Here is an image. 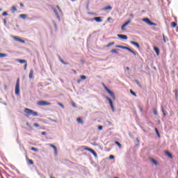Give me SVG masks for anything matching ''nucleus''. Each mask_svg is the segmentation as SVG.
Returning <instances> with one entry per match:
<instances>
[{"instance_id": "obj_1", "label": "nucleus", "mask_w": 178, "mask_h": 178, "mask_svg": "<svg viewBox=\"0 0 178 178\" xmlns=\"http://www.w3.org/2000/svg\"><path fill=\"white\" fill-rule=\"evenodd\" d=\"M24 111L26 114V116H31V115H32V116H38V112H35L29 108H25Z\"/></svg>"}, {"instance_id": "obj_2", "label": "nucleus", "mask_w": 178, "mask_h": 178, "mask_svg": "<svg viewBox=\"0 0 178 178\" xmlns=\"http://www.w3.org/2000/svg\"><path fill=\"white\" fill-rule=\"evenodd\" d=\"M103 88H104L105 90L111 95V97L113 99H115V95L113 92H112L106 86L104 83H103Z\"/></svg>"}, {"instance_id": "obj_3", "label": "nucleus", "mask_w": 178, "mask_h": 178, "mask_svg": "<svg viewBox=\"0 0 178 178\" xmlns=\"http://www.w3.org/2000/svg\"><path fill=\"white\" fill-rule=\"evenodd\" d=\"M115 47L117 48H120L122 49H126L129 51H130L131 53H132L134 55H136V53H135V51H134V50H132L131 48L128 47H125V46H122V45H116Z\"/></svg>"}, {"instance_id": "obj_4", "label": "nucleus", "mask_w": 178, "mask_h": 178, "mask_svg": "<svg viewBox=\"0 0 178 178\" xmlns=\"http://www.w3.org/2000/svg\"><path fill=\"white\" fill-rule=\"evenodd\" d=\"M19 79L18 78V79H17V83L15 86V94L17 95H19V92H20V83H19Z\"/></svg>"}, {"instance_id": "obj_5", "label": "nucleus", "mask_w": 178, "mask_h": 178, "mask_svg": "<svg viewBox=\"0 0 178 178\" xmlns=\"http://www.w3.org/2000/svg\"><path fill=\"white\" fill-rule=\"evenodd\" d=\"M143 21L146 22V24H147L149 26H157V24L151 22L148 18H143Z\"/></svg>"}, {"instance_id": "obj_6", "label": "nucleus", "mask_w": 178, "mask_h": 178, "mask_svg": "<svg viewBox=\"0 0 178 178\" xmlns=\"http://www.w3.org/2000/svg\"><path fill=\"white\" fill-rule=\"evenodd\" d=\"M37 104L38 106H50L51 104L50 102H45V101H40V102H38Z\"/></svg>"}, {"instance_id": "obj_7", "label": "nucleus", "mask_w": 178, "mask_h": 178, "mask_svg": "<svg viewBox=\"0 0 178 178\" xmlns=\"http://www.w3.org/2000/svg\"><path fill=\"white\" fill-rule=\"evenodd\" d=\"M13 39H14V40L19 42L20 43H22V44L25 43V40L21 39L20 38H19L17 36H13Z\"/></svg>"}, {"instance_id": "obj_8", "label": "nucleus", "mask_w": 178, "mask_h": 178, "mask_svg": "<svg viewBox=\"0 0 178 178\" xmlns=\"http://www.w3.org/2000/svg\"><path fill=\"white\" fill-rule=\"evenodd\" d=\"M26 161L28 165H33L34 161L32 159H30L28 156H26Z\"/></svg>"}, {"instance_id": "obj_9", "label": "nucleus", "mask_w": 178, "mask_h": 178, "mask_svg": "<svg viewBox=\"0 0 178 178\" xmlns=\"http://www.w3.org/2000/svg\"><path fill=\"white\" fill-rule=\"evenodd\" d=\"M106 99L108 101L110 106L112 108V111H114L115 108H114V106H113L112 99H111V97H106Z\"/></svg>"}, {"instance_id": "obj_10", "label": "nucleus", "mask_w": 178, "mask_h": 178, "mask_svg": "<svg viewBox=\"0 0 178 178\" xmlns=\"http://www.w3.org/2000/svg\"><path fill=\"white\" fill-rule=\"evenodd\" d=\"M153 49L155 51L156 56H159L160 55V49L158 47L154 46Z\"/></svg>"}, {"instance_id": "obj_11", "label": "nucleus", "mask_w": 178, "mask_h": 178, "mask_svg": "<svg viewBox=\"0 0 178 178\" xmlns=\"http://www.w3.org/2000/svg\"><path fill=\"white\" fill-rule=\"evenodd\" d=\"M130 22L131 20L129 19L121 26V29L122 30V31H124L126 30V26H127Z\"/></svg>"}, {"instance_id": "obj_12", "label": "nucleus", "mask_w": 178, "mask_h": 178, "mask_svg": "<svg viewBox=\"0 0 178 178\" xmlns=\"http://www.w3.org/2000/svg\"><path fill=\"white\" fill-rule=\"evenodd\" d=\"M113 9V7L111 6H107L104 8H102V10L103 11H107V10H111Z\"/></svg>"}, {"instance_id": "obj_13", "label": "nucleus", "mask_w": 178, "mask_h": 178, "mask_svg": "<svg viewBox=\"0 0 178 178\" xmlns=\"http://www.w3.org/2000/svg\"><path fill=\"white\" fill-rule=\"evenodd\" d=\"M118 37L121 39V40H127V36L126 35H121V34H118Z\"/></svg>"}, {"instance_id": "obj_14", "label": "nucleus", "mask_w": 178, "mask_h": 178, "mask_svg": "<svg viewBox=\"0 0 178 178\" xmlns=\"http://www.w3.org/2000/svg\"><path fill=\"white\" fill-rule=\"evenodd\" d=\"M84 149L85 150H88V151L90 152L92 154H93L95 156H97V153L95 152V150H93V149H90L89 147H86L84 148Z\"/></svg>"}, {"instance_id": "obj_15", "label": "nucleus", "mask_w": 178, "mask_h": 178, "mask_svg": "<svg viewBox=\"0 0 178 178\" xmlns=\"http://www.w3.org/2000/svg\"><path fill=\"white\" fill-rule=\"evenodd\" d=\"M130 43L134 46H136L138 49H140V44L135 41H131Z\"/></svg>"}, {"instance_id": "obj_16", "label": "nucleus", "mask_w": 178, "mask_h": 178, "mask_svg": "<svg viewBox=\"0 0 178 178\" xmlns=\"http://www.w3.org/2000/svg\"><path fill=\"white\" fill-rule=\"evenodd\" d=\"M34 71L33 69L30 70L29 72V79H32L33 78Z\"/></svg>"}, {"instance_id": "obj_17", "label": "nucleus", "mask_w": 178, "mask_h": 178, "mask_svg": "<svg viewBox=\"0 0 178 178\" xmlns=\"http://www.w3.org/2000/svg\"><path fill=\"white\" fill-rule=\"evenodd\" d=\"M93 19L95 20L97 22H102V17H95Z\"/></svg>"}, {"instance_id": "obj_18", "label": "nucleus", "mask_w": 178, "mask_h": 178, "mask_svg": "<svg viewBox=\"0 0 178 178\" xmlns=\"http://www.w3.org/2000/svg\"><path fill=\"white\" fill-rule=\"evenodd\" d=\"M76 121L79 124H83L84 123V122L83 121V119L80 118H78L76 119Z\"/></svg>"}, {"instance_id": "obj_19", "label": "nucleus", "mask_w": 178, "mask_h": 178, "mask_svg": "<svg viewBox=\"0 0 178 178\" xmlns=\"http://www.w3.org/2000/svg\"><path fill=\"white\" fill-rule=\"evenodd\" d=\"M111 54H118V49H113L111 50Z\"/></svg>"}, {"instance_id": "obj_20", "label": "nucleus", "mask_w": 178, "mask_h": 178, "mask_svg": "<svg viewBox=\"0 0 178 178\" xmlns=\"http://www.w3.org/2000/svg\"><path fill=\"white\" fill-rule=\"evenodd\" d=\"M115 44V42H108L106 45V47H110L113 45Z\"/></svg>"}, {"instance_id": "obj_21", "label": "nucleus", "mask_w": 178, "mask_h": 178, "mask_svg": "<svg viewBox=\"0 0 178 178\" xmlns=\"http://www.w3.org/2000/svg\"><path fill=\"white\" fill-rule=\"evenodd\" d=\"M154 130H155V131H156V134L157 136H158L159 138H160V137H161V134H160V133H159L158 129H157V128H155Z\"/></svg>"}, {"instance_id": "obj_22", "label": "nucleus", "mask_w": 178, "mask_h": 178, "mask_svg": "<svg viewBox=\"0 0 178 178\" xmlns=\"http://www.w3.org/2000/svg\"><path fill=\"white\" fill-rule=\"evenodd\" d=\"M151 161L154 165H158V162L156 160H154V159H151Z\"/></svg>"}, {"instance_id": "obj_23", "label": "nucleus", "mask_w": 178, "mask_h": 178, "mask_svg": "<svg viewBox=\"0 0 178 178\" xmlns=\"http://www.w3.org/2000/svg\"><path fill=\"white\" fill-rule=\"evenodd\" d=\"M177 23L174 22L171 23L172 28H175L177 26Z\"/></svg>"}, {"instance_id": "obj_24", "label": "nucleus", "mask_w": 178, "mask_h": 178, "mask_svg": "<svg viewBox=\"0 0 178 178\" xmlns=\"http://www.w3.org/2000/svg\"><path fill=\"white\" fill-rule=\"evenodd\" d=\"M19 17L22 18V19H26L27 17V15H24V14H22V15H20Z\"/></svg>"}, {"instance_id": "obj_25", "label": "nucleus", "mask_w": 178, "mask_h": 178, "mask_svg": "<svg viewBox=\"0 0 178 178\" xmlns=\"http://www.w3.org/2000/svg\"><path fill=\"white\" fill-rule=\"evenodd\" d=\"M7 54H4V53H0V58H3V57H6Z\"/></svg>"}, {"instance_id": "obj_26", "label": "nucleus", "mask_w": 178, "mask_h": 178, "mask_svg": "<svg viewBox=\"0 0 178 178\" xmlns=\"http://www.w3.org/2000/svg\"><path fill=\"white\" fill-rule=\"evenodd\" d=\"M115 144L117 145L119 148H122V144H120L119 142L115 141Z\"/></svg>"}, {"instance_id": "obj_27", "label": "nucleus", "mask_w": 178, "mask_h": 178, "mask_svg": "<svg viewBox=\"0 0 178 178\" xmlns=\"http://www.w3.org/2000/svg\"><path fill=\"white\" fill-rule=\"evenodd\" d=\"M49 145L50 147H53L54 149L55 152H57V147L55 145H51V144H49Z\"/></svg>"}, {"instance_id": "obj_28", "label": "nucleus", "mask_w": 178, "mask_h": 178, "mask_svg": "<svg viewBox=\"0 0 178 178\" xmlns=\"http://www.w3.org/2000/svg\"><path fill=\"white\" fill-rule=\"evenodd\" d=\"M165 154H166V155L168 156V157H170V158H172V154L169 152H165Z\"/></svg>"}, {"instance_id": "obj_29", "label": "nucleus", "mask_w": 178, "mask_h": 178, "mask_svg": "<svg viewBox=\"0 0 178 178\" xmlns=\"http://www.w3.org/2000/svg\"><path fill=\"white\" fill-rule=\"evenodd\" d=\"M11 10L13 13H15L17 10L16 6H12Z\"/></svg>"}, {"instance_id": "obj_30", "label": "nucleus", "mask_w": 178, "mask_h": 178, "mask_svg": "<svg viewBox=\"0 0 178 178\" xmlns=\"http://www.w3.org/2000/svg\"><path fill=\"white\" fill-rule=\"evenodd\" d=\"M174 92H175V98L177 99L178 98V90L176 89Z\"/></svg>"}, {"instance_id": "obj_31", "label": "nucleus", "mask_w": 178, "mask_h": 178, "mask_svg": "<svg viewBox=\"0 0 178 178\" xmlns=\"http://www.w3.org/2000/svg\"><path fill=\"white\" fill-rule=\"evenodd\" d=\"M161 111L163 113V116H166L168 114H166V113H165V110L163 107H161Z\"/></svg>"}, {"instance_id": "obj_32", "label": "nucleus", "mask_w": 178, "mask_h": 178, "mask_svg": "<svg viewBox=\"0 0 178 178\" xmlns=\"http://www.w3.org/2000/svg\"><path fill=\"white\" fill-rule=\"evenodd\" d=\"M81 79L82 81H85L86 79V76L85 75H81Z\"/></svg>"}, {"instance_id": "obj_33", "label": "nucleus", "mask_w": 178, "mask_h": 178, "mask_svg": "<svg viewBox=\"0 0 178 178\" xmlns=\"http://www.w3.org/2000/svg\"><path fill=\"white\" fill-rule=\"evenodd\" d=\"M153 113H154V115H158V111H157V109L154 108V109H153Z\"/></svg>"}, {"instance_id": "obj_34", "label": "nucleus", "mask_w": 178, "mask_h": 178, "mask_svg": "<svg viewBox=\"0 0 178 178\" xmlns=\"http://www.w3.org/2000/svg\"><path fill=\"white\" fill-rule=\"evenodd\" d=\"M54 11L56 15L57 16V17H58V19H60V16H59V15L58 14V12L56 11V10L55 8H54Z\"/></svg>"}, {"instance_id": "obj_35", "label": "nucleus", "mask_w": 178, "mask_h": 178, "mask_svg": "<svg viewBox=\"0 0 178 178\" xmlns=\"http://www.w3.org/2000/svg\"><path fill=\"white\" fill-rule=\"evenodd\" d=\"M130 92H131V94L133 95L134 96L137 97L136 93L135 92H134L132 90H130Z\"/></svg>"}, {"instance_id": "obj_36", "label": "nucleus", "mask_w": 178, "mask_h": 178, "mask_svg": "<svg viewBox=\"0 0 178 178\" xmlns=\"http://www.w3.org/2000/svg\"><path fill=\"white\" fill-rule=\"evenodd\" d=\"M18 62H19V63H21V64L26 63V60H18Z\"/></svg>"}, {"instance_id": "obj_37", "label": "nucleus", "mask_w": 178, "mask_h": 178, "mask_svg": "<svg viewBox=\"0 0 178 178\" xmlns=\"http://www.w3.org/2000/svg\"><path fill=\"white\" fill-rule=\"evenodd\" d=\"M60 62H61L63 64L68 65V63H67L64 62V60H63V59H61V58H60Z\"/></svg>"}, {"instance_id": "obj_38", "label": "nucleus", "mask_w": 178, "mask_h": 178, "mask_svg": "<svg viewBox=\"0 0 178 178\" xmlns=\"http://www.w3.org/2000/svg\"><path fill=\"white\" fill-rule=\"evenodd\" d=\"M33 127L38 128V127H40V124L38 123H35V124H33Z\"/></svg>"}, {"instance_id": "obj_39", "label": "nucleus", "mask_w": 178, "mask_h": 178, "mask_svg": "<svg viewBox=\"0 0 178 178\" xmlns=\"http://www.w3.org/2000/svg\"><path fill=\"white\" fill-rule=\"evenodd\" d=\"M136 83H137V85L140 87V88H142V86L140 84V83L138 81H136Z\"/></svg>"}, {"instance_id": "obj_40", "label": "nucleus", "mask_w": 178, "mask_h": 178, "mask_svg": "<svg viewBox=\"0 0 178 178\" xmlns=\"http://www.w3.org/2000/svg\"><path fill=\"white\" fill-rule=\"evenodd\" d=\"M26 126L27 127L30 128V129H33L32 126L30 125V124L29 122H26Z\"/></svg>"}, {"instance_id": "obj_41", "label": "nucleus", "mask_w": 178, "mask_h": 178, "mask_svg": "<svg viewBox=\"0 0 178 178\" xmlns=\"http://www.w3.org/2000/svg\"><path fill=\"white\" fill-rule=\"evenodd\" d=\"M31 149L34 151V152H38V149L37 148H35V147H31Z\"/></svg>"}, {"instance_id": "obj_42", "label": "nucleus", "mask_w": 178, "mask_h": 178, "mask_svg": "<svg viewBox=\"0 0 178 178\" xmlns=\"http://www.w3.org/2000/svg\"><path fill=\"white\" fill-rule=\"evenodd\" d=\"M58 106H61V108H65V106L61 103H58Z\"/></svg>"}, {"instance_id": "obj_43", "label": "nucleus", "mask_w": 178, "mask_h": 178, "mask_svg": "<svg viewBox=\"0 0 178 178\" xmlns=\"http://www.w3.org/2000/svg\"><path fill=\"white\" fill-rule=\"evenodd\" d=\"M115 156L113 155H110L109 156V159H114Z\"/></svg>"}, {"instance_id": "obj_44", "label": "nucleus", "mask_w": 178, "mask_h": 178, "mask_svg": "<svg viewBox=\"0 0 178 178\" xmlns=\"http://www.w3.org/2000/svg\"><path fill=\"white\" fill-rule=\"evenodd\" d=\"M19 6H20L21 8H24V5L23 3H19Z\"/></svg>"}, {"instance_id": "obj_45", "label": "nucleus", "mask_w": 178, "mask_h": 178, "mask_svg": "<svg viewBox=\"0 0 178 178\" xmlns=\"http://www.w3.org/2000/svg\"><path fill=\"white\" fill-rule=\"evenodd\" d=\"M2 15L3 16H7L8 13L6 11H4V13H3V14H2Z\"/></svg>"}, {"instance_id": "obj_46", "label": "nucleus", "mask_w": 178, "mask_h": 178, "mask_svg": "<svg viewBox=\"0 0 178 178\" xmlns=\"http://www.w3.org/2000/svg\"><path fill=\"white\" fill-rule=\"evenodd\" d=\"M27 63H26L24 66V70H26L27 69Z\"/></svg>"}, {"instance_id": "obj_47", "label": "nucleus", "mask_w": 178, "mask_h": 178, "mask_svg": "<svg viewBox=\"0 0 178 178\" xmlns=\"http://www.w3.org/2000/svg\"><path fill=\"white\" fill-rule=\"evenodd\" d=\"M98 129H99V130L102 131L103 129V127L102 126H99Z\"/></svg>"}, {"instance_id": "obj_48", "label": "nucleus", "mask_w": 178, "mask_h": 178, "mask_svg": "<svg viewBox=\"0 0 178 178\" xmlns=\"http://www.w3.org/2000/svg\"><path fill=\"white\" fill-rule=\"evenodd\" d=\"M163 38L164 42L166 43V39L165 38V35H163Z\"/></svg>"}, {"instance_id": "obj_49", "label": "nucleus", "mask_w": 178, "mask_h": 178, "mask_svg": "<svg viewBox=\"0 0 178 178\" xmlns=\"http://www.w3.org/2000/svg\"><path fill=\"white\" fill-rule=\"evenodd\" d=\"M111 20H113V18L108 17V18L107 19V21H108V22H110Z\"/></svg>"}, {"instance_id": "obj_50", "label": "nucleus", "mask_w": 178, "mask_h": 178, "mask_svg": "<svg viewBox=\"0 0 178 178\" xmlns=\"http://www.w3.org/2000/svg\"><path fill=\"white\" fill-rule=\"evenodd\" d=\"M72 105L73 107L76 108V105L74 103H72Z\"/></svg>"}, {"instance_id": "obj_51", "label": "nucleus", "mask_w": 178, "mask_h": 178, "mask_svg": "<svg viewBox=\"0 0 178 178\" xmlns=\"http://www.w3.org/2000/svg\"><path fill=\"white\" fill-rule=\"evenodd\" d=\"M57 8H58V10H59L60 12H62V10H60V8L59 7V6H57Z\"/></svg>"}, {"instance_id": "obj_52", "label": "nucleus", "mask_w": 178, "mask_h": 178, "mask_svg": "<svg viewBox=\"0 0 178 178\" xmlns=\"http://www.w3.org/2000/svg\"><path fill=\"white\" fill-rule=\"evenodd\" d=\"M41 134L43 135V136H45V135H46V132H45V131H42V132L41 133Z\"/></svg>"}, {"instance_id": "obj_53", "label": "nucleus", "mask_w": 178, "mask_h": 178, "mask_svg": "<svg viewBox=\"0 0 178 178\" xmlns=\"http://www.w3.org/2000/svg\"><path fill=\"white\" fill-rule=\"evenodd\" d=\"M72 71L74 72V74H76L77 72L75 70H73Z\"/></svg>"}, {"instance_id": "obj_54", "label": "nucleus", "mask_w": 178, "mask_h": 178, "mask_svg": "<svg viewBox=\"0 0 178 178\" xmlns=\"http://www.w3.org/2000/svg\"><path fill=\"white\" fill-rule=\"evenodd\" d=\"M77 83H81V80H80V79L77 80Z\"/></svg>"}, {"instance_id": "obj_55", "label": "nucleus", "mask_w": 178, "mask_h": 178, "mask_svg": "<svg viewBox=\"0 0 178 178\" xmlns=\"http://www.w3.org/2000/svg\"><path fill=\"white\" fill-rule=\"evenodd\" d=\"M4 88H5V90H7V88H8L7 85H5V86H4Z\"/></svg>"}, {"instance_id": "obj_56", "label": "nucleus", "mask_w": 178, "mask_h": 178, "mask_svg": "<svg viewBox=\"0 0 178 178\" xmlns=\"http://www.w3.org/2000/svg\"><path fill=\"white\" fill-rule=\"evenodd\" d=\"M4 24H6L7 22L6 19H3Z\"/></svg>"}, {"instance_id": "obj_57", "label": "nucleus", "mask_w": 178, "mask_h": 178, "mask_svg": "<svg viewBox=\"0 0 178 178\" xmlns=\"http://www.w3.org/2000/svg\"><path fill=\"white\" fill-rule=\"evenodd\" d=\"M129 16H130L131 17H134V15H133V14H131Z\"/></svg>"}, {"instance_id": "obj_58", "label": "nucleus", "mask_w": 178, "mask_h": 178, "mask_svg": "<svg viewBox=\"0 0 178 178\" xmlns=\"http://www.w3.org/2000/svg\"><path fill=\"white\" fill-rule=\"evenodd\" d=\"M140 111L143 112V108H140Z\"/></svg>"}, {"instance_id": "obj_59", "label": "nucleus", "mask_w": 178, "mask_h": 178, "mask_svg": "<svg viewBox=\"0 0 178 178\" xmlns=\"http://www.w3.org/2000/svg\"><path fill=\"white\" fill-rule=\"evenodd\" d=\"M127 70H129V68L127 67Z\"/></svg>"}, {"instance_id": "obj_60", "label": "nucleus", "mask_w": 178, "mask_h": 178, "mask_svg": "<svg viewBox=\"0 0 178 178\" xmlns=\"http://www.w3.org/2000/svg\"><path fill=\"white\" fill-rule=\"evenodd\" d=\"M114 178H120V177H115Z\"/></svg>"}, {"instance_id": "obj_61", "label": "nucleus", "mask_w": 178, "mask_h": 178, "mask_svg": "<svg viewBox=\"0 0 178 178\" xmlns=\"http://www.w3.org/2000/svg\"><path fill=\"white\" fill-rule=\"evenodd\" d=\"M0 11H1V8H0Z\"/></svg>"}, {"instance_id": "obj_62", "label": "nucleus", "mask_w": 178, "mask_h": 178, "mask_svg": "<svg viewBox=\"0 0 178 178\" xmlns=\"http://www.w3.org/2000/svg\"><path fill=\"white\" fill-rule=\"evenodd\" d=\"M177 175H178V170H177Z\"/></svg>"}, {"instance_id": "obj_63", "label": "nucleus", "mask_w": 178, "mask_h": 178, "mask_svg": "<svg viewBox=\"0 0 178 178\" xmlns=\"http://www.w3.org/2000/svg\"><path fill=\"white\" fill-rule=\"evenodd\" d=\"M51 178H55V177H51Z\"/></svg>"}]
</instances>
